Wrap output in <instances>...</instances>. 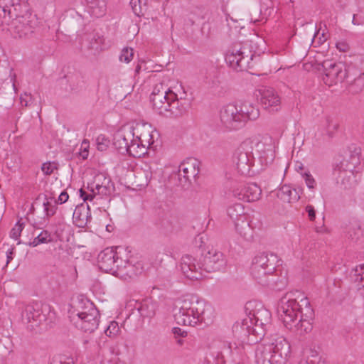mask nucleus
<instances>
[{
    "label": "nucleus",
    "instance_id": "3",
    "mask_svg": "<svg viewBox=\"0 0 364 364\" xmlns=\"http://www.w3.org/2000/svg\"><path fill=\"white\" fill-rule=\"evenodd\" d=\"M173 316L178 324L191 326L198 323L208 324L214 317L212 306L195 296L183 298L179 303L178 311Z\"/></svg>",
    "mask_w": 364,
    "mask_h": 364
},
{
    "label": "nucleus",
    "instance_id": "38",
    "mask_svg": "<svg viewBox=\"0 0 364 364\" xmlns=\"http://www.w3.org/2000/svg\"><path fill=\"white\" fill-rule=\"evenodd\" d=\"M127 154L134 158H140L146 154L144 144L140 141L138 137H133V140L129 142V147Z\"/></svg>",
    "mask_w": 364,
    "mask_h": 364
},
{
    "label": "nucleus",
    "instance_id": "61",
    "mask_svg": "<svg viewBox=\"0 0 364 364\" xmlns=\"http://www.w3.org/2000/svg\"><path fill=\"white\" fill-rule=\"evenodd\" d=\"M162 226L166 234L172 232L176 228V225H173L172 222L169 223L167 220H163Z\"/></svg>",
    "mask_w": 364,
    "mask_h": 364
},
{
    "label": "nucleus",
    "instance_id": "53",
    "mask_svg": "<svg viewBox=\"0 0 364 364\" xmlns=\"http://www.w3.org/2000/svg\"><path fill=\"white\" fill-rule=\"evenodd\" d=\"M24 227V223H21L20 220H18L15 226L11 229L10 232L11 237L17 240L20 235L21 232H22Z\"/></svg>",
    "mask_w": 364,
    "mask_h": 364
},
{
    "label": "nucleus",
    "instance_id": "49",
    "mask_svg": "<svg viewBox=\"0 0 364 364\" xmlns=\"http://www.w3.org/2000/svg\"><path fill=\"white\" fill-rule=\"evenodd\" d=\"M291 187L288 186H283L277 192V198L284 203L289 202L291 195Z\"/></svg>",
    "mask_w": 364,
    "mask_h": 364
},
{
    "label": "nucleus",
    "instance_id": "10",
    "mask_svg": "<svg viewBox=\"0 0 364 364\" xmlns=\"http://www.w3.org/2000/svg\"><path fill=\"white\" fill-rule=\"evenodd\" d=\"M248 319H251L253 326L252 333L259 338L262 339L272 328V314L261 304L250 312Z\"/></svg>",
    "mask_w": 364,
    "mask_h": 364
},
{
    "label": "nucleus",
    "instance_id": "25",
    "mask_svg": "<svg viewBox=\"0 0 364 364\" xmlns=\"http://www.w3.org/2000/svg\"><path fill=\"white\" fill-rule=\"evenodd\" d=\"M255 151L262 166H267L273 162L275 153L272 144L259 141L255 144Z\"/></svg>",
    "mask_w": 364,
    "mask_h": 364
},
{
    "label": "nucleus",
    "instance_id": "12",
    "mask_svg": "<svg viewBox=\"0 0 364 364\" xmlns=\"http://www.w3.org/2000/svg\"><path fill=\"white\" fill-rule=\"evenodd\" d=\"M112 182L109 178L103 174L97 175L92 183L88 184L87 188L91 192L87 193L82 188L80 189V197L84 201H92L96 195L108 196L112 193Z\"/></svg>",
    "mask_w": 364,
    "mask_h": 364
},
{
    "label": "nucleus",
    "instance_id": "17",
    "mask_svg": "<svg viewBox=\"0 0 364 364\" xmlns=\"http://www.w3.org/2000/svg\"><path fill=\"white\" fill-rule=\"evenodd\" d=\"M251 319L247 318L242 320L241 323L236 322L233 325V335L242 343L239 346H243L244 343H257L262 340V338H257V335L252 333L253 326L251 325Z\"/></svg>",
    "mask_w": 364,
    "mask_h": 364
},
{
    "label": "nucleus",
    "instance_id": "23",
    "mask_svg": "<svg viewBox=\"0 0 364 364\" xmlns=\"http://www.w3.org/2000/svg\"><path fill=\"white\" fill-rule=\"evenodd\" d=\"M100 323V313L98 310H95L85 316L79 318H75L73 323L76 328L84 332L92 333L98 327Z\"/></svg>",
    "mask_w": 364,
    "mask_h": 364
},
{
    "label": "nucleus",
    "instance_id": "27",
    "mask_svg": "<svg viewBox=\"0 0 364 364\" xmlns=\"http://www.w3.org/2000/svg\"><path fill=\"white\" fill-rule=\"evenodd\" d=\"M18 11L15 0H0V25L9 24L13 14Z\"/></svg>",
    "mask_w": 364,
    "mask_h": 364
},
{
    "label": "nucleus",
    "instance_id": "63",
    "mask_svg": "<svg viewBox=\"0 0 364 364\" xmlns=\"http://www.w3.org/2000/svg\"><path fill=\"white\" fill-rule=\"evenodd\" d=\"M28 0H15V4L19 9V11H23V10H27L28 9Z\"/></svg>",
    "mask_w": 364,
    "mask_h": 364
},
{
    "label": "nucleus",
    "instance_id": "7",
    "mask_svg": "<svg viewBox=\"0 0 364 364\" xmlns=\"http://www.w3.org/2000/svg\"><path fill=\"white\" fill-rule=\"evenodd\" d=\"M21 316L23 322L26 324L27 330L32 333H41L44 330L47 316L41 304L33 303L26 306Z\"/></svg>",
    "mask_w": 364,
    "mask_h": 364
},
{
    "label": "nucleus",
    "instance_id": "64",
    "mask_svg": "<svg viewBox=\"0 0 364 364\" xmlns=\"http://www.w3.org/2000/svg\"><path fill=\"white\" fill-rule=\"evenodd\" d=\"M306 211L308 213L309 220L314 221L316 218V210L311 205H308L306 207Z\"/></svg>",
    "mask_w": 364,
    "mask_h": 364
},
{
    "label": "nucleus",
    "instance_id": "8",
    "mask_svg": "<svg viewBox=\"0 0 364 364\" xmlns=\"http://www.w3.org/2000/svg\"><path fill=\"white\" fill-rule=\"evenodd\" d=\"M279 262L277 255L272 252H262L255 256L251 267L253 278L256 281L262 280L264 282L263 277L274 273Z\"/></svg>",
    "mask_w": 364,
    "mask_h": 364
},
{
    "label": "nucleus",
    "instance_id": "42",
    "mask_svg": "<svg viewBox=\"0 0 364 364\" xmlns=\"http://www.w3.org/2000/svg\"><path fill=\"white\" fill-rule=\"evenodd\" d=\"M338 123L336 120L330 117H326L323 127L326 135H328L329 138H333L334 136L335 133L338 129Z\"/></svg>",
    "mask_w": 364,
    "mask_h": 364
},
{
    "label": "nucleus",
    "instance_id": "11",
    "mask_svg": "<svg viewBox=\"0 0 364 364\" xmlns=\"http://www.w3.org/2000/svg\"><path fill=\"white\" fill-rule=\"evenodd\" d=\"M252 150V142L245 141L239 146L234 154L233 161L238 172L242 175L250 174L251 167L254 166L255 157Z\"/></svg>",
    "mask_w": 364,
    "mask_h": 364
},
{
    "label": "nucleus",
    "instance_id": "6",
    "mask_svg": "<svg viewBox=\"0 0 364 364\" xmlns=\"http://www.w3.org/2000/svg\"><path fill=\"white\" fill-rule=\"evenodd\" d=\"M13 14V18L10 19V31L15 38H28L38 29V20L36 15L27 10Z\"/></svg>",
    "mask_w": 364,
    "mask_h": 364
},
{
    "label": "nucleus",
    "instance_id": "16",
    "mask_svg": "<svg viewBox=\"0 0 364 364\" xmlns=\"http://www.w3.org/2000/svg\"><path fill=\"white\" fill-rule=\"evenodd\" d=\"M97 262L102 271L116 276L121 265L120 259L112 247H107L102 250L98 255Z\"/></svg>",
    "mask_w": 364,
    "mask_h": 364
},
{
    "label": "nucleus",
    "instance_id": "60",
    "mask_svg": "<svg viewBox=\"0 0 364 364\" xmlns=\"http://www.w3.org/2000/svg\"><path fill=\"white\" fill-rule=\"evenodd\" d=\"M54 168H56L50 162H46L42 164L41 170L46 175H50Z\"/></svg>",
    "mask_w": 364,
    "mask_h": 364
},
{
    "label": "nucleus",
    "instance_id": "24",
    "mask_svg": "<svg viewBox=\"0 0 364 364\" xmlns=\"http://www.w3.org/2000/svg\"><path fill=\"white\" fill-rule=\"evenodd\" d=\"M260 102L262 107L269 112H277L280 106V97L277 92L271 87L259 90Z\"/></svg>",
    "mask_w": 364,
    "mask_h": 364
},
{
    "label": "nucleus",
    "instance_id": "40",
    "mask_svg": "<svg viewBox=\"0 0 364 364\" xmlns=\"http://www.w3.org/2000/svg\"><path fill=\"white\" fill-rule=\"evenodd\" d=\"M108 364H132V358L128 353L112 351V357L108 360Z\"/></svg>",
    "mask_w": 364,
    "mask_h": 364
},
{
    "label": "nucleus",
    "instance_id": "19",
    "mask_svg": "<svg viewBox=\"0 0 364 364\" xmlns=\"http://www.w3.org/2000/svg\"><path fill=\"white\" fill-rule=\"evenodd\" d=\"M97 310L94 304L87 298L77 296L73 299L68 310V314L70 321L73 323L75 318H79Z\"/></svg>",
    "mask_w": 364,
    "mask_h": 364
},
{
    "label": "nucleus",
    "instance_id": "47",
    "mask_svg": "<svg viewBox=\"0 0 364 364\" xmlns=\"http://www.w3.org/2000/svg\"><path fill=\"white\" fill-rule=\"evenodd\" d=\"M130 5L133 12L138 16H144L148 7L146 3L141 5V0H131Z\"/></svg>",
    "mask_w": 364,
    "mask_h": 364
},
{
    "label": "nucleus",
    "instance_id": "20",
    "mask_svg": "<svg viewBox=\"0 0 364 364\" xmlns=\"http://www.w3.org/2000/svg\"><path fill=\"white\" fill-rule=\"evenodd\" d=\"M261 193V188L255 183L240 184L232 191L235 198L246 202L257 200L260 197Z\"/></svg>",
    "mask_w": 364,
    "mask_h": 364
},
{
    "label": "nucleus",
    "instance_id": "45",
    "mask_svg": "<svg viewBox=\"0 0 364 364\" xmlns=\"http://www.w3.org/2000/svg\"><path fill=\"white\" fill-rule=\"evenodd\" d=\"M43 197L46 200V201L43 202L44 212L46 213V216L48 218L55 214L58 208L57 201L54 200L53 203H52V201L48 200L47 196L44 195Z\"/></svg>",
    "mask_w": 364,
    "mask_h": 364
},
{
    "label": "nucleus",
    "instance_id": "32",
    "mask_svg": "<svg viewBox=\"0 0 364 364\" xmlns=\"http://www.w3.org/2000/svg\"><path fill=\"white\" fill-rule=\"evenodd\" d=\"M62 22L72 30H77L84 24L82 16L74 9L65 11L63 16Z\"/></svg>",
    "mask_w": 364,
    "mask_h": 364
},
{
    "label": "nucleus",
    "instance_id": "33",
    "mask_svg": "<svg viewBox=\"0 0 364 364\" xmlns=\"http://www.w3.org/2000/svg\"><path fill=\"white\" fill-rule=\"evenodd\" d=\"M156 302L151 299H144L135 305V309L143 318H152L156 314Z\"/></svg>",
    "mask_w": 364,
    "mask_h": 364
},
{
    "label": "nucleus",
    "instance_id": "30",
    "mask_svg": "<svg viewBox=\"0 0 364 364\" xmlns=\"http://www.w3.org/2000/svg\"><path fill=\"white\" fill-rule=\"evenodd\" d=\"M263 280H257V282L262 286H267L272 289L276 291H280L285 287L287 285V279L285 277L278 276L277 270L272 274H267L266 277H263Z\"/></svg>",
    "mask_w": 364,
    "mask_h": 364
},
{
    "label": "nucleus",
    "instance_id": "14",
    "mask_svg": "<svg viewBox=\"0 0 364 364\" xmlns=\"http://www.w3.org/2000/svg\"><path fill=\"white\" fill-rule=\"evenodd\" d=\"M345 162L346 161H343L341 163V167L338 170L335 169V173L339 171L338 182L341 181L344 188H348L352 185L353 170L360 164V149L355 148L353 153L350 154L349 164H344Z\"/></svg>",
    "mask_w": 364,
    "mask_h": 364
},
{
    "label": "nucleus",
    "instance_id": "50",
    "mask_svg": "<svg viewBox=\"0 0 364 364\" xmlns=\"http://www.w3.org/2000/svg\"><path fill=\"white\" fill-rule=\"evenodd\" d=\"M97 143V149L100 151H103L107 150L108 146H109L110 141L105 137L104 135H100L97 136L96 139Z\"/></svg>",
    "mask_w": 364,
    "mask_h": 364
},
{
    "label": "nucleus",
    "instance_id": "13",
    "mask_svg": "<svg viewBox=\"0 0 364 364\" xmlns=\"http://www.w3.org/2000/svg\"><path fill=\"white\" fill-rule=\"evenodd\" d=\"M186 92H183L182 94L178 95L176 92H171L169 94L170 102L166 111L162 113L161 115L166 117H180L188 112L191 107V101L189 99L183 97Z\"/></svg>",
    "mask_w": 364,
    "mask_h": 364
},
{
    "label": "nucleus",
    "instance_id": "18",
    "mask_svg": "<svg viewBox=\"0 0 364 364\" xmlns=\"http://www.w3.org/2000/svg\"><path fill=\"white\" fill-rule=\"evenodd\" d=\"M200 161L193 157L188 158L179 166L178 181L182 186L191 183V178H195L199 173Z\"/></svg>",
    "mask_w": 364,
    "mask_h": 364
},
{
    "label": "nucleus",
    "instance_id": "46",
    "mask_svg": "<svg viewBox=\"0 0 364 364\" xmlns=\"http://www.w3.org/2000/svg\"><path fill=\"white\" fill-rule=\"evenodd\" d=\"M51 240L50 233L47 230H43L29 243V245L36 247L39 244L47 243Z\"/></svg>",
    "mask_w": 364,
    "mask_h": 364
},
{
    "label": "nucleus",
    "instance_id": "37",
    "mask_svg": "<svg viewBox=\"0 0 364 364\" xmlns=\"http://www.w3.org/2000/svg\"><path fill=\"white\" fill-rule=\"evenodd\" d=\"M346 233L352 241L357 242L363 235L360 223L356 220H350L346 227Z\"/></svg>",
    "mask_w": 364,
    "mask_h": 364
},
{
    "label": "nucleus",
    "instance_id": "2",
    "mask_svg": "<svg viewBox=\"0 0 364 364\" xmlns=\"http://www.w3.org/2000/svg\"><path fill=\"white\" fill-rule=\"evenodd\" d=\"M226 261L221 252L214 250L202 254L198 261L196 257L185 255L181 259V269L184 276L191 280H198L202 278L203 271L215 272L225 268Z\"/></svg>",
    "mask_w": 364,
    "mask_h": 364
},
{
    "label": "nucleus",
    "instance_id": "54",
    "mask_svg": "<svg viewBox=\"0 0 364 364\" xmlns=\"http://www.w3.org/2000/svg\"><path fill=\"white\" fill-rule=\"evenodd\" d=\"M360 272L355 274V283L358 289L364 288V264L360 265Z\"/></svg>",
    "mask_w": 364,
    "mask_h": 364
},
{
    "label": "nucleus",
    "instance_id": "57",
    "mask_svg": "<svg viewBox=\"0 0 364 364\" xmlns=\"http://www.w3.org/2000/svg\"><path fill=\"white\" fill-rule=\"evenodd\" d=\"M136 137L142 143L145 141V144H147L148 146H151L154 143L153 135L149 132L141 133L139 136H136Z\"/></svg>",
    "mask_w": 364,
    "mask_h": 364
},
{
    "label": "nucleus",
    "instance_id": "5",
    "mask_svg": "<svg viewBox=\"0 0 364 364\" xmlns=\"http://www.w3.org/2000/svg\"><path fill=\"white\" fill-rule=\"evenodd\" d=\"M291 353L289 341L282 336L272 335L269 341L257 346L255 359L257 364H286Z\"/></svg>",
    "mask_w": 364,
    "mask_h": 364
},
{
    "label": "nucleus",
    "instance_id": "34",
    "mask_svg": "<svg viewBox=\"0 0 364 364\" xmlns=\"http://www.w3.org/2000/svg\"><path fill=\"white\" fill-rule=\"evenodd\" d=\"M183 30L186 37L191 42H197L201 38L199 26L191 18L184 20Z\"/></svg>",
    "mask_w": 364,
    "mask_h": 364
},
{
    "label": "nucleus",
    "instance_id": "4",
    "mask_svg": "<svg viewBox=\"0 0 364 364\" xmlns=\"http://www.w3.org/2000/svg\"><path fill=\"white\" fill-rule=\"evenodd\" d=\"M259 116V109L250 102L228 104L220 111V126L227 131L237 130L242 128L248 121L257 119Z\"/></svg>",
    "mask_w": 364,
    "mask_h": 364
},
{
    "label": "nucleus",
    "instance_id": "36",
    "mask_svg": "<svg viewBox=\"0 0 364 364\" xmlns=\"http://www.w3.org/2000/svg\"><path fill=\"white\" fill-rule=\"evenodd\" d=\"M89 12L96 18L102 17L107 11V0H85Z\"/></svg>",
    "mask_w": 364,
    "mask_h": 364
},
{
    "label": "nucleus",
    "instance_id": "59",
    "mask_svg": "<svg viewBox=\"0 0 364 364\" xmlns=\"http://www.w3.org/2000/svg\"><path fill=\"white\" fill-rule=\"evenodd\" d=\"M200 29V37L209 38L210 33V24L209 22H204Z\"/></svg>",
    "mask_w": 364,
    "mask_h": 364
},
{
    "label": "nucleus",
    "instance_id": "41",
    "mask_svg": "<svg viewBox=\"0 0 364 364\" xmlns=\"http://www.w3.org/2000/svg\"><path fill=\"white\" fill-rule=\"evenodd\" d=\"M138 171H139L140 176H144L141 185L147 186L153 176L154 169L151 164L144 163Z\"/></svg>",
    "mask_w": 364,
    "mask_h": 364
},
{
    "label": "nucleus",
    "instance_id": "22",
    "mask_svg": "<svg viewBox=\"0 0 364 364\" xmlns=\"http://www.w3.org/2000/svg\"><path fill=\"white\" fill-rule=\"evenodd\" d=\"M15 84L11 78L2 80L0 78V105L6 109L13 107L14 102Z\"/></svg>",
    "mask_w": 364,
    "mask_h": 364
},
{
    "label": "nucleus",
    "instance_id": "28",
    "mask_svg": "<svg viewBox=\"0 0 364 364\" xmlns=\"http://www.w3.org/2000/svg\"><path fill=\"white\" fill-rule=\"evenodd\" d=\"M171 92H173L172 90H161V93H159V95H151L150 99L153 104V107L161 115L166 111L171 99L169 97V94Z\"/></svg>",
    "mask_w": 364,
    "mask_h": 364
},
{
    "label": "nucleus",
    "instance_id": "31",
    "mask_svg": "<svg viewBox=\"0 0 364 364\" xmlns=\"http://www.w3.org/2000/svg\"><path fill=\"white\" fill-rule=\"evenodd\" d=\"M218 350L217 352L218 358H224L225 356L232 355L233 354L241 355L243 353L244 347L238 346L235 343L232 346L231 343L227 341H219L217 343Z\"/></svg>",
    "mask_w": 364,
    "mask_h": 364
},
{
    "label": "nucleus",
    "instance_id": "39",
    "mask_svg": "<svg viewBox=\"0 0 364 364\" xmlns=\"http://www.w3.org/2000/svg\"><path fill=\"white\" fill-rule=\"evenodd\" d=\"M233 222L235 223L236 230L241 235L245 236L246 235L245 230H249L250 229L248 215L245 213L244 214V218L238 217V219H234Z\"/></svg>",
    "mask_w": 364,
    "mask_h": 364
},
{
    "label": "nucleus",
    "instance_id": "21",
    "mask_svg": "<svg viewBox=\"0 0 364 364\" xmlns=\"http://www.w3.org/2000/svg\"><path fill=\"white\" fill-rule=\"evenodd\" d=\"M134 134V129L132 127L119 129L114 135V146L120 154H127L129 142L133 140Z\"/></svg>",
    "mask_w": 364,
    "mask_h": 364
},
{
    "label": "nucleus",
    "instance_id": "1",
    "mask_svg": "<svg viewBox=\"0 0 364 364\" xmlns=\"http://www.w3.org/2000/svg\"><path fill=\"white\" fill-rule=\"evenodd\" d=\"M296 292H287L279 301L277 313L284 326L299 336H303L312 329L311 320L314 311L307 298L301 299V303L294 297Z\"/></svg>",
    "mask_w": 364,
    "mask_h": 364
},
{
    "label": "nucleus",
    "instance_id": "26",
    "mask_svg": "<svg viewBox=\"0 0 364 364\" xmlns=\"http://www.w3.org/2000/svg\"><path fill=\"white\" fill-rule=\"evenodd\" d=\"M120 263L121 265L117 274L118 277L133 278L141 274L143 272L142 264L139 262L132 263V261L120 259Z\"/></svg>",
    "mask_w": 364,
    "mask_h": 364
},
{
    "label": "nucleus",
    "instance_id": "56",
    "mask_svg": "<svg viewBox=\"0 0 364 364\" xmlns=\"http://www.w3.org/2000/svg\"><path fill=\"white\" fill-rule=\"evenodd\" d=\"M119 330V328L117 323L112 321L105 330V333L107 336L111 337L112 336H115L118 333Z\"/></svg>",
    "mask_w": 364,
    "mask_h": 364
},
{
    "label": "nucleus",
    "instance_id": "51",
    "mask_svg": "<svg viewBox=\"0 0 364 364\" xmlns=\"http://www.w3.org/2000/svg\"><path fill=\"white\" fill-rule=\"evenodd\" d=\"M301 176L309 189H314L316 187V182L309 171L301 173Z\"/></svg>",
    "mask_w": 364,
    "mask_h": 364
},
{
    "label": "nucleus",
    "instance_id": "52",
    "mask_svg": "<svg viewBox=\"0 0 364 364\" xmlns=\"http://www.w3.org/2000/svg\"><path fill=\"white\" fill-rule=\"evenodd\" d=\"M134 55V50L130 48H124L122 50V53L119 56L120 61H124L129 63L132 60Z\"/></svg>",
    "mask_w": 364,
    "mask_h": 364
},
{
    "label": "nucleus",
    "instance_id": "35",
    "mask_svg": "<svg viewBox=\"0 0 364 364\" xmlns=\"http://www.w3.org/2000/svg\"><path fill=\"white\" fill-rule=\"evenodd\" d=\"M66 77L72 92L77 93L85 89L86 79L80 73L76 72Z\"/></svg>",
    "mask_w": 364,
    "mask_h": 364
},
{
    "label": "nucleus",
    "instance_id": "43",
    "mask_svg": "<svg viewBox=\"0 0 364 364\" xmlns=\"http://www.w3.org/2000/svg\"><path fill=\"white\" fill-rule=\"evenodd\" d=\"M228 216L233 220L238 219V217H243L245 213V208L241 203H235L228 207L227 210Z\"/></svg>",
    "mask_w": 364,
    "mask_h": 364
},
{
    "label": "nucleus",
    "instance_id": "44",
    "mask_svg": "<svg viewBox=\"0 0 364 364\" xmlns=\"http://www.w3.org/2000/svg\"><path fill=\"white\" fill-rule=\"evenodd\" d=\"M364 88V73H360L358 77L353 79L349 85V91L353 94H357Z\"/></svg>",
    "mask_w": 364,
    "mask_h": 364
},
{
    "label": "nucleus",
    "instance_id": "29",
    "mask_svg": "<svg viewBox=\"0 0 364 364\" xmlns=\"http://www.w3.org/2000/svg\"><path fill=\"white\" fill-rule=\"evenodd\" d=\"M171 92H173L172 90H161V93H159V95H151L150 99L153 104V107L161 115L166 111L171 99L169 97V94Z\"/></svg>",
    "mask_w": 364,
    "mask_h": 364
},
{
    "label": "nucleus",
    "instance_id": "58",
    "mask_svg": "<svg viewBox=\"0 0 364 364\" xmlns=\"http://www.w3.org/2000/svg\"><path fill=\"white\" fill-rule=\"evenodd\" d=\"M352 23L357 26L364 24V12L362 10H359L357 14H353Z\"/></svg>",
    "mask_w": 364,
    "mask_h": 364
},
{
    "label": "nucleus",
    "instance_id": "55",
    "mask_svg": "<svg viewBox=\"0 0 364 364\" xmlns=\"http://www.w3.org/2000/svg\"><path fill=\"white\" fill-rule=\"evenodd\" d=\"M82 209H85V206L83 205L76 207L75 210H74V213H73V218H75L76 220L83 221L85 218V220H87L89 206H87V211L85 215L82 214V213H81Z\"/></svg>",
    "mask_w": 364,
    "mask_h": 364
},
{
    "label": "nucleus",
    "instance_id": "15",
    "mask_svg": "<svg viewBox=\"0 0 364 364\" xmlns=\"http://www.w3.org/2000/svg\"><path fill=\"white\" fill-rule=\"evenodd\" d=\"M254 55L250 52L249 54L245 55L242 48H232L225 55V61L229 65L236 71L247 70L248 68L252 67L250 65Z\"/></svg>",
    "mask_w": 364,
    "mask_h": 364
},
{
    "label": "nucleus",
    "instance_id": "48",
    "mask_svg": "<svg viewBox=\"0 0 364 364\" xmlns=\"http://www.w3.org/2000/svg\"><path fill=\"white\" fill-rule=\"evenodd\" d=\"M90 46L89 48L96 51L102 50V44L103 43L104 38L97 33H93L90 36Z\"/></svg>",
    "mask_w": 364,
    "mask_h": 364
},
{
    "label": "nucleus",
    "instance_id": "9",
    "mask_svg": "<svg viewBox=\"0 0 364 364\" xmlns=\"http://www.w3.org/2000/svg\"><path fill=\"white\" fill-rule=\"evenodd\" d=\"M318 70L323 72V80L328 86L342 82L345 79L350 78V68L341 62H334L333 60H323L318 64Z\"/></svg>",
    "mask_w": 364,
    "mask_h": 364
},
{
    "label": "nucleus",
    "instance_id": "62",
    "mask_svg": "<svg viewBox=\"0 0 364 364\" xmlns=\"http://www.w3.org/2000/svg\"><path fill=\"white\" fill-rule=\"evenodd\" d=\"M161 90L169 91L171 90L164 86V83L160 82L154 86L151 95H159V93H161Z\"/></svg>",
    "mask_w": 364,
    "mask_h": 364
}]
</instances>
